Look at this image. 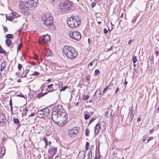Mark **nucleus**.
<instances>
[{
	"mask_svg": "<svg viewBox=\"0 0 159 159\" xmlns=\"http://www.w3.org/2000/svg\"><path fill=\"white\" fill-rule=\"evenodd\" d=\"M100 125L98 123L95 127V129L94 130V133L95 135H97L100 129Z\"/></svg>",
	"mask_w": 159,
	"mask_h": 159,
	"instance_id": "obj_12",
	"label": "nucleus"
},
{
	"mask_svg": "<svg viewBox=\"0 0 159 159\" xmlns=\"http://www.w3.org/2000/svg\"><path fill=\"white\" fill-rule=\"evenodd\" d=\"M52 151H53V152L54 153H56L57 152V148H52Z\"/></svg>",
	"mask_w": 159,
	"mask_h": 159,
	"instance_id": "obj_51",
	"label": "nucleus"
},
{
	"mask_svg": "<svg viewBox=\"0 0 159 159\" xmlns=\"http://www.w3.org/2000/svg\"><path fill=\"white\" fill-rule=\"evenodd\" d=\"M155 54L156 55V56H157L159 54V52L158 50L156 51V52L155 53Z\"/></svg>",
	"mask_w": 159,
	"mask_h": 159,
	"instance_id": "obj_52",
	"label": "nucleus"
},
{
	"mask_svg": "<svg viewBox=\"0 0 159 159\" xmlns=\"http://www.w3.org/2000/svg\"><path fill=\"white\" fill-rule=\"evenodd\" d=\"M102 21V20L100 17H97V21Z\"/></svg>",
	"mask_w": 159,
	"mask_h": 159,
	"instance_id": "obj_47",
	"label": "nucleus"
},
{
	"mask_svg": "<svg viewBox=\"0 0 159 159\" xmlns=\"http://www.w3.org/2000/svg\"><path fill=\"white\" fill-rule=\"evenodd\" d=\"M74 24L75 23H77L78 22H79V25L80 24V20L79 18L77 16H76V20H74Z\"/></svg>",
	"mask_w": 159,
	"mask_h": 159,
	"instance_id": "obj_26",
	"label": "nucleus"
},
{
	"mask_svg": "<svg viewBox=\"0 0 159 159\" xmlns=\"http://www.w3.org/2000/svg\"><path fill=\"white\" fill-rule=\"evenodd\" d=\"M37 58H38V56L37 55L35 54L34 55V58L37 60Z\"/></svg>",
	"mask_w": 159,
	"mask_h": 159,
	"instance_id": "obj_60",
	"label": "nucleus"
},
{
	"mask_svg": "<svg viewBox=\"0 0 159 159\" xmlns=\"http://www.w3.org/2000/svg\"><path fill=\"white\" fill-rule=\"evenodd\" d=\"M147 138L145 136H144L143 138V142H144L146 140Z\"/></svg>",
	"mask_w": 159,
	"mask_h": 159,
	"instance_id": "obj_56",
	"label": "nucleus"
},
{
	"mask_svg": "<svg viewBox=\"0 0 159 159\" xmlns=\"http://www.w3.org/2000/svg\"><path fill=\"white\" fill-rule=\"evenodd\" d=\"M53 114H54L55 115H59V113L56 110H55V109L53 107L52 108V115H53Z\"/></svg>",
	"mask_w": 159,
	"mask_h": 159,
	"instance_id": "obj_25",
	"label": "nucleus"
},
{
	"mask_svg": "<svg viewBox=\"0 0 159 159\" xmlns=\"http://www.w3.org/2000/svg\"><path fill=\"white\" fill-rule=\"evenodd\" d=\"M53 107L55 109V110H56L58 111L59 115H61V117H64L65 120L67 119V115L62 105H59L55 106Z\"/></svg>",
	"mask_w": 159,
	"mask_h": 159,
	"instance_id": "obj_4",
	"label": "nucleus"
},
{
	"mask_svg": "<svg viewBox=\"0 0 159 159\" xmlns=\"http://www.w3.org/2000/svg\"><path fill=\"white\" fill-rule=\"evenodd\" d=\"M48 93V92H46L45 93H40L37 96V98H40L45 95L47 94Z\"/></svg>",
	"mask_w": 159,
	"mask_h": 159,
	"instance_id": "obj_23",
	"label": "nucleus"
},
{
	"mask_svg": "<svg viewBox=\"0 0 159 159\" xmlns=\"http://www.w3.org/2000/svg\"><path fill=\"white\" fill-rule=\"evenodd\" d=\"M22 44H19L18 45L17 48V51L18 52L21 49V48Z\"/></svg>",
	"mask_w": 159,
	"mask_h": 159,
	"instance_id": "obj_37",
	"label": "nucleus"
},
{
	"mask_svg": "<svg viewBox=\"0 0 159 159\" xmlns=\"http://www.w3.org/2000/svg\"><path fill=\"white\" fill-rule=\"evenodd\" d=\"M119 89L118 87H117L116 88V89L115 91V93L117 94V92L119 91Z\"/></svg>",
	"mask_w": 159,
	"mask_h": 159,
	"instance_id": "obj_55",
	"label": "nucleus"
},
{
	"mask_svg": "<svg viewBox=\"0 0 159 159\" xmlns=\"http://www.w3.org/2000/svg\"><path fill=\"white\" fill-rule=\"evenodd\" d=\"M34 114L33 113H31V114L29 116V117L32 116H34Z\"/></svg>",
	"mask_w": 159,
	"mask_h": 159,
	"instance_id": "obj_62",
	"label": "nucleus"
},
{
	"mask_svg": "<svg viewBox=\"0 0 159 159\" xmlns=\"http://www.w3.org/2000/svg\"><path fill=\"white\" fill-rule=\"evenodd\" d=\"M103 32L104 34H107L108 33V30L104 28L103 29Z\"/></svg>",
	"mask_w": 159,
	"mask_h": 159,
	"instance_id": "obj_50",
	"label": "nucleus"
},
{
	"mask_svg": "<svg viewBox=\"0 0 159 159\" xmlns=\"http://www.w3.org/2000/svg\"><path fill=\"white\" fill-rule=\"evenodd\" d=\"M113 47V46H111V47L110 48L108 49V50H107V51L109 52L111 50V49H112Z\"/></svg>",
	"mask_w": 159,
	"mask_h": 159,
	"instance_id": "obj_57",
	"label": "nucleus"
},
{
	"mask_svg": "<svg viewBox=\"0 0 159 159\" xmlns=\"http://www.w3.org/2000/svg\"><path fill=\"white\" fill-rule=\"evenodd\" d=\"M6 66V62L5 61H3L1 65V71H2L5 68Z\"/></svg>",
	"mask_w": 159,
	"mask_h": 159,
	"instance_id": "obj_18",
	"label": "nucleus"
},
{
	"mask_svg": "<svg viewBox=\"0 0 159 159\" xmlns=\"http://www.w3.org/2000/svg\"><path fill=\"white\" fill-rule=\"evenodd\" d=\"M74 129L75 130L74 132L75 133V135H77V133L79 132V130L77 129V127H74Z\"/></svg>",
	"mask_w": 159,
	"mask_h": 159,
	"instance_id": "obj_36",
	"label": "nucleus"
},
{
	"mask_svg": "<svg viewBox=\"0 0 159 159\" xmlns=\"http://www.w3.org/2000/svg\"><path fill=\"white\" fill-rule=\"evenodd\" d=\"M49 112V109L48 108H45L38 111L36 115L39 117L43 118L48 116Z\"/></svg>",
	"mask_w": 159,
	"mask_h": 159,
	"instance_id": "obj_6",
	"label": "nucleus"
},
{
	"mask_svg": "<svg viewBox=\"0 0 159 159\" xmlns=\"http://www.w3.org/2000/svg\"><path fill=\"white\" fill-rule=\"evenodd\" d=\"M129 115L128 118L129 119V122L131 123L134 117V114L131 111L130 113L129 114Z\"/></svg>",
	"mask_w": 159,
	"mask_h": 159,
	"instance_id": "obj_16",
	"label": "nucleus"
},
{
	"mask_svg": "<svg viewBox=\"0 0 159 159\" xmlns=\"http://www.w3.org/2000/svg\"><path fill=\"white\" fill-rule=\"evenodd\" d=\"M11 41L10 39H6L5 41V43L8 47H9L11 44Z\"/></svg>",
	"mask_w": 159,
	"mask_h": 159,
	"instance_id": "obj_19",
	"label": "nucleus"
},
{
	"mask_svg": "<svg viewBox=\"0 0 159 159\" xmlns=\"http://www.w3.org/2000/svg\"><path fill=\"white\" fill-rule=\"evenodd\" d=\"M110 85V84L106 86L105 88L103 91V94L102 95H103L105 92L109 88V87Z\"/></svg>",
	"mask_w": 159,
	"mask_h": 159,
	"instance_id": "obj_27",
	"label": "nucleus"
},
{
	"mask_svg": "<svg viewBox=\"0 0 159 159\" xmlns=\"http://www.w3.org/2000/svg\"><path fill=\"white\" fill-rule=\"evenodd\" d=\"M89 146V143L88 142H87L86 143V148H85L86 150H88L89 149L88 148V147Z\"/></svg>",
	"mask_w": 159,
	"mask_h": 159,
	"instance_id": "obj_44",
	"label": "nucleus"
},
{
	"mask_svg": "<svg viewBox=\"0 0 159 159\" xmlns=\"http://www.w3.org/2000/svg\"><path fill=\"white\" fill-rule=\"evenodd\" d=\"M0 53H3L5 55H6L7 54V52L4 50L3 48L0 46Z\"/></svg>",
	"mask_w": 159,
	"mask_h": 159,
	"instance_id": "obj_24",
	"label": "nucleus"
},
{
	"mask_svg": "<svg viewBox=\"0 0 159 159\" xmlns=\"http://www.w3.org/2000/svg\"><path fill=\"white\" fill-rule=\"evenodd\" d=\"M5 37L7 39H13V36L12 34H8L6 35Z\"/></svg>",
	"mask_w": 159,
	"mask_h": 159,
	"instance_id": "obj_22",
	"label": "nucleus"
},
{
	"mask_svg": "<svg viewBox=\"0 0 159 159\" xmlns=\"http://www.w3.org/2000/svg\"><path fill=\"white\" fill-rule=\"evenodd\" d=\"M43 23L47 26L52 25L53 24L52 17V16L46 17L44 20Z\"/></svg>",
	"mask_w": 159,
	"mask_h": 159,
	"instance_id": "obj_10",
	"label": "nucleus"
},
{
	"mask_svg": "<svg viewBox=\"0 0 159 159\" xmlns=\"http://www.w3.org/2000/svg\"><path fill=\"white\" fill-rule=\"evenodd\" d=\"M52 118L53 122L59 127H62L65 125L67 122V119L65 120L64 117H61L59 115H52Z\"/></svg>",
	"mask_w": 159,
	"mask_h": 159,
	"instance_id": "obj_2",
	"label": "nucleus"
},
{
	"mask_svg": "<svg viewBox=\"0 0 159 159\" xmlns=\"http://www.w3.org/2000/svg\"><path fill=\"white\" fill-rule=\"evenodd\" d=\"M100 71L99 70H96L95 71V75L98 76L100 74Z\"/></svg>",
	"mask_w": 159,
	"mask_h": 159,
	"instance_id": "obj_31",
	"label": "nucleus"
},
{
	"mask_svg": "<svg viewBox=\"0 0 159 159\" xmlns=\"http://www.w3.org/2000/svg\"><path fill=\"white\" fill-rule=\"evenodd\" d=\"M89 95L85 96L84 95L83 97V99L84 100H87L89 99Z\"/></svg>",
	"mask_w": 159,
	"mask_h": 159,
	"instance_id": "obj_32",
	"label": "nucleus"
},
{
	"mask_svg": "<svg viewBox=\"0 0 159 159\" xmlns=\"http://www.w3.org/2000/svg\"><path fill=\"white\" fill-rule=\"evenodd\" d=\"M3 30L5 32L8 31V29L6 26H3Z\"/></svg>",
	"mask_w": 159,
	"mask_h": 159,
	"instance_id": "obj_43",
	"label": "nucleus"
},
{
	"mask_svg": "<svg viewBox=\"0 0 159 159\" xmlns=\"http://www.w3.org/2000/svg\"><path fill=\"white\" fill-rule=\"evenodd\" d=\"M62 82H59V87L62 86Z\"/></svg>",
	"mask_w": 159,
	"mask_h": 159,
	"instance_id": "obj_58",
	"label": "nucleus"
},
{
	"mask_svg": "<svg viewBox=\"0 0 159 159\" xmlns=\"http://www.w3.org/2000/svg\"><path fill=\"white\" fill-rule=\"evenodd\" d=\"M68 88V87L67 86H64V87H62L60 91L61 92L62 91H64L66 89H67Z\"/></svg>",
	"mask_w": 159,
	"mask_h": 159,
	"instance_id": "obj_34",
	"label": "nucleus"
},
{
	"mask_svg": "<svg viewBox=\"0 0 159 159\" xmlns=\"http://www.w3.org/2000/svg\"><path fill=\"white\" fill-rule=\"evenodd\" d=\"M153 56H151L150 57V60L153 61Z\"/></svg>",
	"mask_w": 159,
	"mask_h": 159,
	"instance_id": "obj_61",
	"label": "nucleus"
},
{
	"mask_svg": "<svg viewBox=\"0 0 159 159\" xmlns=\"http://www.w3.org/2000/svg\"><path fill=\"white\" fill-rule=\"evenodd\" d=\"M101 91L100 90V89H98L96 91L95 93L94 94L93 97V100H97V97L96 94L97 93H98L99 94V95H101Z\"/></svg>",
	"mask_w": 159,
	"mask_h": 159,
	"instance_id": "obj_13",
	"label": "nucleus"
},
{
	"mask_svg": "<svg viewBox=\"0 0 159 159\" xmlns=\"http://www.w3.org/2000/svg\"><path fill=\"white\" fill-rule=\"evenodd\" d=\"M6 19L7 20L10 21H12L14 19V17L12 16H10L7 18V16H6Z\"/></svg>",
	"mask_w": 159,
	"mask_h": 159,
	"instance_id": "obj_28",
	"label": "nucleus"
},
{
	"mask_svg": "<svg viewBox=\"0 0 159 159\" xmlns=\"http://www.w3.org/2000/svg\"><path fill=\"white\" fill-rule=\"evenodd\" d=\"M136 18H134V19L132 20V23H134L136 21Z\"/></svg>",
	"mask_w": 159,
	"mask_h": 159,
	"instance_id": "obj_59",
	"label": "nucleus"
},
{
	"mask_svg": "<svg viewBox=\"0 0 159 159\" xmlns=\"http://www.w3.org/2000/svg\"><path fill=\"white\" fill-rule=\"evenodd\" d=\"M9 105H10V106H12V100L11 98L10 100L9 101Z\"/></svg>",
	"mask_w": 159,
	"mask_h": 159,
	"instance_id": "obj_53",
	"label": "nucleus"
},
{
	"mask_svg": "<svg viewBox=\"0 0 159 159\" xmlns=\"http://www.w3.org/2000/svg\"><path fill=\"white\" fill-rule=\"evenodd\" d=\"M63 54L70 59H73L76 57L78 55V52L74 48L69 47L68 46H64L62 49Z\"/></svg>",
	"mask_w": 159,
	"mask_h": 159,
	"instance_id": "obj_1",
	"label": "nucleus"
},
{
	"mask_svg": "<svg viewBox=\"0 0 159 159\" xmlns=\"http://www.w3.org/2000/svg\"><path fill=\"white\" fill-rule=\"evenodd\" d=\"M95 60H97V59H94L92 61H91V62H90L89 64H88V66H93V62Z\"/></svg>",
	"mask_w": 159,
	"mask_h": 159,
	"instance_id": "obj_45",
	"label": "nucleus"
},
{
	"mask_svg": "<svg viewBox=\"0 0 159 159\" xmlns=\"http://www.w3.org/2000/svg\"><path fill=\"white\" fill-rule=\"evenodd\" d=\"M13 121L15 124H18L19 123V120L17 118H13Z\"/></svg>",
	"mask_w": 159,
	"mask_h": 159,
	"instance_id": "obj_33",
	"label": "nucleus"
},
{
	"mask_svg": "<svg viewBox=\"0 0 159 159\" xmlns=\"http://www.w3.org/2000/svg\"><path fill=\"white\" fill-rule=\"evenodd\" d=\"M50 40V38L49 35L47 34L44 35L40 37L39 43L40 45H43L44 43H47Z\"/></svg>",
	"mask_w": 159,
	"mask_h": 159,
	"instance_id": "obj_8",
	"label": "nucleus"
},
{
	"mask_svg": "<svg viewBox=\"0 0 159 159\" xmlns=\"http://www.w3.org/2000/svg\"><path fill=\"white\" fill-rule=\"evenodd\" d=\"M69 36L71 39L77 41L79 40L81 37L80 33L77 31L69 33Z\"/></svg>",
	"mask_w": 159,
	"mask_h": 159,
	"instance_id": "obj_7",
	"label": "nucleus"
},
{
	"mask_svg": "<svg viewBox=\"0 0 159 159\" xmlns=\"http://www.w3.org/2000/svg\"><path fill=\"white\" fill-rule=\"evenodd\" d=\"M73 5L71 2H62L60 4V8L64 12L70 11L72 10Z\"/></svg>",
	"mask_w": 159,
	"mask_h": 159,
	"instance_id": "obj_3",
	"label": "nucleus"
},
{
	"mask_svg": "<svg viewBox=\"0 0 159 159\" xmlns=\"http://www.w3.org/2000/svg\"><path fill=\"white\" fill-rule=\"evenodd\" d=\"M76 16H73L68 19L67 23L70 27L74 28L79 26V22L75 23V24L74 23V20H76Z\"/></svg>",
	"mask_w": 159,
	"mask_h": 159,
	"instance_id": "obj_5",
	"label": "nucleus"
},
{
	"mask_svg": "<svg viewBox=\"0 0 159 159\" xmlns=\"http://www.w3.org/2000/svg\"><path fill=\"white\" fill-rule=\"evenodd\" d=\"M96 3L95 2H93L91 3V7L92 8H93V7H94L96 6Z\"/></svg>",
	"mask_w": 159,
	"mask_h": 159,
	"instance_id": "obj_46",
	"label": "nucleus"
},
{
	"mask_svg": "<svg viewBox=\"0 0 159 159\" xmlns=\"http://www.w3.org/2000/svg\"><path fill=\"white\" fill-rule=\"evenodd\" d=\"M132 60L133 63H135L137 62V59L136 57L135 56H133L132 58Z\"/></svg>",
	"mask_w": 159,
	"mask_h": 159,
	"instance_id": "obj_30",
	"label": "nucleus"
},
{
	"mask_svg": "<svg viewBox=\"0 0 159 159\" xmlns=\"http://www.w3.org/2000/svg\"><path fill=\"white\" fill-rule=\"evenodd\" d=\"M94 159H101L99 157H97V156H96L95 157Z\"/></svg>",
	"mask_w": 159,
	"mask_h": 159,
	"instance_id": "obj_64",
	"label": "nucleus"
},
{
	"mask_svg": "<svg viewBox=\"0 0 159 159\" xmlns=\"http://www.w3.org/2000/svg\"><path fill=\"white\" fill-rule=\"evenodd\" d=\"M68 134L70 137L74 138L75 136L74 135H75V133L72 130H69Z\"/></svg>",
	"mask_w": 159,
	"mask_h": 159,
	"instance_id": "obj_17",
	"label": "nucleus"
},
{
	"mask_svg": "<svg viewBox=\"0 0 159 159\" xmlns=\"http://www.w3.org/2000/svg\"><path fill=\"white\" fill-rule=\"evenodd\" d=\"M0 120H2L4 121H6V118L4 116V115L0 113Z\"/></svg>",
	"mask_w": 159,
	"mask_h": 159,
	"instance_id": "obj_20",
	"label": "nucleus"
},
{
	"mask_svg": "<svg viewBox=\"0 0 159 159\" xmlns=\"http://www.w3.org/2000/svg\"><path fill=\"white\" fill-rule=\"evenodd\" d=\"M15 75L16 76H17L18 77H19V78L21 77V74H20L19 72H16L15 74Z\"/></svg>",
	"mask_w": 159,
	"mask_h": 159,
	"instance_id": "obj_38",
	"label": "nucleus"
},
{
	"mask_svg": "<svg viewBox=\"0 0 159 159\" xmlns=\"http://www.w3.org/2000/svg\"><path fill=\"white\" fill-rule=\"evenodd\" d=\"M153 137H149L147 140V142L148 143L153 139Z\"/></svg>",
	"mask_w": 159,
	"mask_h": 159,
	"instance_id": "obj_49",
	"label": "nucleus"
},
{
	"mask_svg": "<svg viewBox=\"0 0 159 159\" xmlns=\"http://www.w3.org/2000/svg\"><path fill=\"white\" fill-rule=\"evenodd\" d=\"M43 140L44 141L45 143H48V139L47 138H44Z\"/></svg>",
	"mask_w": 159,
	"mask_h": 159,
	"instance_id": "obj_54",
	"label": "nucleus"
},
{
	"mask_svg": "<svg viewBox=\"0 0 159 159\" xmlns=\"http://www.w3.org/2000/svg\"><path fill=\"white\" fill-rule=\"evenodd\" d=\"M90 117V115L88 114H85L84 115V118L86 120L88 119Z\"/></svg>",
	"mask_w": 159,
	"mask_h": 159,
	"instance_id": "obj_35",
	"label": "nucleus"
},
{
	"mask_svg": "<svg viewBox=\"0 0 159 159\" xmlns=\"http://www.w3.org/2000/svg\"><path fill=\"white\" fill-rule=\"evenodd\" d=\"M38 3V0H30L27 2H25V5L27 6L28 4H29L31 7H32L31 9H33L37 7Z\"/></svg>",
	"mask_w": 159,
	"mask_h": 159,
	"instance_id": "obj_9",
	"label": "nucleus"
},
{
	"mask_svg": "<svg viewBox=\"0 0 159 159\" xmlns=\"http://www.w3.org/2000/svg\"><path fill=\"white\" fill-rule=\"evenodd\" d=\"M102 124H103V128H102V129L103 130H104L105 129V128H106V126L105 125V123L104 122H103L102 123Z\"/></svg>",
	"mask_w": 159,
	"mask_h": 159,
	"instance_id": "obj_48",
	"label": "nucleus"
},
{
	"mask_svg": "<svg viewBox=\"0 0 159 159\" xmlns=\"http://www.w3.org/2000/svg\"><path fill=\"white\" fill-rule=\"evenodd\" d=\"M39 74V73L37 71H35L31 75L37 76Z\"/></svg>",
	"mask_w": 159,
	"mask_h": 159,
	"instance_id": "obj_39",
	"label": "nucleus"
},
{
	"mask_svg": "<svg viewBox=\"0 0 159 159\" xmlns=\"http://www.w3.org/2000/svg\"><path fill=\"white\" fill-rule=\"evenodd\" d=\"M141 120V118L140 117H138L137 119V121L138 122H139Z\"/></svg>",
	"mask_w": 159,
	"mask_h": 159,
	"instance_id": "obj_63",
	"label": "nucleus"
},
{
	"mask_svg": "<svg viewBox=\"0 0 159 159\" xmlns=\"http://www.w3.org/2000/svg\"><path fill=\"white\" fill-rule=\"evenodd\" d=\"M47 87V90L49 92H51L55 90L52 87H48V86Z\"/></svg>",
	"mask_w": 159,
	"mask_h": 159,
	"instance_id": "obj_21",
	"label": "nucleus"
},
{
	"mask_svg": "<svg viewBox=\"0 0 159 159\" xmlns=\"http://www.w3.org/2000/svg\"><path fill=\"white\" fill-rule=\"evenodd\" d=\"M6 149L5 147H2L0 150V157H2L5 153Z\"/></svg>",
	"mask_w": 159,
	"mask_h": 159,
	"instance_id": "obj_14",
	"label": "nucleus"
},
{
	"mask_svg": "<svg viewBox=\"0 0 159 159\" xmlns=\"http://www.w3.org/2000/svg\"><path fill=\"white\" fill-rule=\"evenodd\" d=\"M90 132V130H89L88 129H86L85 130V135L87 136H89V133Z\"/></svg>",
	"mask_w": 159,
	"mask_h": 159,
	"instance_id": "obj_29",
	"label": "nucleus"
},
{
	"mask_svg": "<svg viewBox=\"0 0 159 159\" xmlns=\"http://www.w3.org/2000/svg\"><path fill=\"white\" fill-rule=\"evenodd\" d=\"M31 7L29 6V4H28V6H27L25 5V3L24 6L22 7L21 11L24 12H26L28 10L30 9V8ZM32 8V7H31Z\"/></svg>",
	"mask_w": 159,
	"mask_h": 159,
	"instance_id": "obj_11",
	"label": "nucleus"
},
{
	"mask_svg": "<svg viewBox=\"0 0 159 159\" xmlns=\"http://www.w3.org/2000/svg\"><path fill=\"white\" fill-rule=\"evenodd\" d=\"M29 71V69H27L24 71L21 74V77L23 78L25 77L27 74L28 73Z\"/></svg>",
	"mask_w": 159,
	"mask_h": 159,
	"instance_id": "obj_15",
	"label": "nucleus"
},
{
	"mask_svg": "<svg viewBox=\"0 0 159 159\" xmlns=\"http://www.w3.org/2000/svg\"><path fill=\"white\" fill-rule=\"evenodd\" d=\"M22 67V65L21 64L19 63L18 66V70H20Z\"/></svg>",
	"mask_w": 159,
	"mask_h": 159,
	"instance_id": "obj_40",
	"label": "nucleus"
},
{
	"mask_svg": "<svg viewBox=\"0 0 159 159\" xmlns=\"http://www.w3.org/2000/svg\"><path fill=\"white\" fill-rule=\"evenodd\" d=\"M109 110L106 111L105 113V116L106 118H108L109 117Z\"/></svg>",
	"mask_w": 159,
	"mask_h": 159,
	"instance_id": "obj_42",
	"label": "nucleus"
},
{
	"mask_svg": "<svg viewBox=\"0 0 159 159\" xmlns=\"http://www.w3.org/2000/svg\"><path fill=\"white\" fill-rule=\"evenodd\" d=\"M96 119V118H92L90 120L88 125H89L92 123L93 121H94Z\"/></svg>",
	"mask_w": 159,
	"mask_h": 159,
	"instance_id": "obj_41",
	"label": "nucleus"
}]
</instances>
